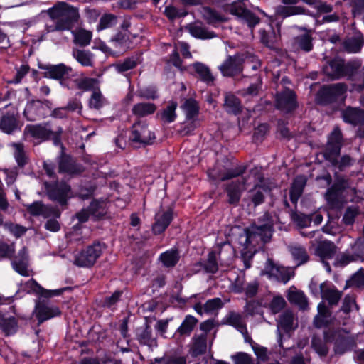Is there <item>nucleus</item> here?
<instances>
[{
  "label": "nucleus",
  "instance_id": "f257e3e1",
  "mask_svg": "<svg viewBox=\"0 0 364 364\" xmlns=\"http://www.w3.org/2000/svg\"><path fill=\"white\" fill-rule=\"evenodd\" d=\"M45 12L53 21L52 24L46 25L48 33L72 31L80 18L78 9L65 1H57Z\"/></svg>",
  "mask_w": 364,
  "mask_h": 364
},
{
  "label": "nucleus",
  "instance_id": "f03ea898",
  "mask_svg": "<svg viewBox=\"0 0 364 364\" xmlns=\"http://www.w3.org/2000/svg\"><path fill=\"white\" fill-rule=\"evenodd\" d=\"M264 218L267 220L264 224L253 225L246 231L245 235L246 247H248L249 245L254 242H257L259 239L264 242L270 240L272 235L273 223L270 220L268 215H264Z\"/></svg>",
  "mask_w": 364,
  "mask_h": 364
},
{
  "label": "nucleus",
  "instance_id": "7ed1b4c3",
  "mask_svg": "<svg viewBox=\"0 0 364 364\" xmlns=\"http://www.w3.org/2000/svg\"><path fill=\"white\" fill-rule=\"evenodd\" d=\"M342 145V136L341 130L336 127L331 132L323 156L326 160L329 161L332 164H335L338 158L341 147Z\"/></svg>",
  "mask_w": 364,
  "mask_h": 364
},
{
  "label": "nucleus",
  "instance_id": "20e7f679",
  "mask_svg": "<svg viewBox=\"0 0 364 364\" xmlns=\"http://www.w3.org/2000/svg\"><path fill=\"white\" fill-rule=\"evenodd\" d=\"M293 270L289 267L279 266L273 263L270 259L267 261L262 274L267 275L269 279H274L287 283L293 276Z\"/></svg>",
  "mask_w": 364,
  "mask_h": 364
},
{
  "label": "nucleus",
  "instance_id": "39448f33",
  "mask_svg": "<svg viewBox=\"0 0 364 364\" xmlns=\"http://www.w3.org/2000/svg\"><path fill=\"white\" fill-rule=\"evenodd\" d=\"M102 252V245L100 243L93 244L76 256L75 263L80 267H91Z\"/></svg>",
  "mask_w": 364,
  "mask_h": 364
},
{
  "label": "nucleus",
  "instance_id": "423d86ee",
  "mask_svg": "<svg viewBox=\"0 0 364 364\" xmlns=\"http://www.w3.org/2000/svg\"><path fill=\"white\" fill-rule=\"evenodd\" d=\"M154 134L145 124L139 122L132 127L131 139L132 141L140 144H149L154 139Z\"/></svg>",
  "mask_w": 364,
  "mask_h": 364
},
{
  "label": "nucleus",
  "instance_id": "0eeeda50",
  "mask_svg": "<svg viewBox=\"0 0 364 364\" xmlns=\"http://www.w3.org/2000/svg\"><path fill=\"white\" fill-rule=\"evenodd\" d=\"M276 105L279 109L284 112L293 110L296 107L294 92L290 89H285L277 93Z\"/></svg>",
  "mask_w": 364,
  "mask_h": 364
},
{
  "label": "nucleus",
  "instance_id": "6e6552de",
  "mask_svg": "<svg viewBox=\"0 0 364 364\" xmlns=\"http://www.w3.org/2000/svg\"><path fill=\"white\" fill-rule=\"evenodd\" d=\"M243 59L240 55L228 57L219 67L224 76H232L242 70Z\"/></svg>",
  "mask_w": 364,
  "mask_h": 364
},
{
  "label": "nucleus",
  "instance_id": "1a4fd4ad",
  "mask_svg": "<svg viewBox=\"0 0 364 364\" xmlns=\"http://www.w3.org/2000/svg\"><path fill=\"white\" fill-rule=\"evenodd\" d=\"M230 14L245 20L249 26H254L259 22V18L252 12L245 9L240 3H234L225 8Z\"/></svg>",
  "mask_w": 364,
  "mask_h": 364
},
{
  "label": "nucleus",
  "instance_id": "9d476101",
  "mask_svg": "<svg viewBox=\"0 0 364 364\" xmlns=\"http://www.w3.org/2000/svg\"><path fill=\"white\" fill-rule=\"evenodd\" d=\"M183 112L186 114V118L187 120L191 121V123L192 124L191 129H188L186 131V133H188L191 130L194 129L196 127V121L199 113V106L198 102L192 99H185L183 103L181 106Z\"/></svg>",
  "mask_w": 364,
  "mask_h": 364
},
{
  "label": "nucleus",
  "instance_id": "9b49d317",
  "mask_svg": "<svg viewBox=\"0 0 364 364\" xmlns=\"http://www.w3.org/2000/svg\"><path fill=\"white\" fill-rule=\"evenodd\" d=\"M23 289L28 293H34L46 298L58 296L63 291V289L55 290H46L39 285L34 279H31L27 281L23 287Z\"/></svg>",
  "mask_w": 364,
  "mask_h": 364
},
{
  "label": "nucleus",
  "instance_id": "f8f14e48",
  "mask_svg": "<svg viewBox=\"0 0 364 364\" xmlns=\"http://www.w3.org/2000/svg\"><path fill=\"white\" fill-rule=\"evenodd\" d=\"M353 253L352 255L345 254L341 256L336 264L344 266L351 262L364 261V244L360 241H357L352 247Z\"/></svg>",
  "mask_w": 364,
  "mask_h": 364
},
{
  "label": "nucleus",
  "instance_id": "ddd939ff",
  "mask_svg": "<svg viewBox=\"0 0 364 364\" xmlns=\"http://www.w3.org/2000/svg\"><path fill=\"white\" fill-rule=\"evenodd\" d=\"M27 210L33 215H42L44 218H58L60 213L55 208L44 205L41 202H34L32 204L25 205Z\"/></svg>",
  "mask_w": 364,
  "mask_h": 364
},
{
  "label": "nucleus",
  "instance_id": "4468645a",
  "mask_svg": "<svg viewBox=\"0 0 364 364\" xmlns=\"http://www.w3.org/2000/svg\"><path fill=\"white\" fill-rule=\"evenodd\" d=\"M173 219L171 210H161L156 214L155 223L152 226V230L154 234L163 232L169 225Z\"/></svg>",
  "mask_w": 364,
  "mask_h": 364
},
{
  "label": "nucleus",
  "instance_id": "2eb2a0df",
  "mask_svg": "<svg viewBox=\"0 0 364 364\" xmlns=\"http://www.w3.org/2000/svg\"><path fill=\"white\" fill-rule=\"evenodd\" d=\"M51 134V130L46 125H28L24 129L26 137H32L40 141L48 139Z\"/></svg>",
  "mask_w": 364,
  "mask_h": 364
},
{
  "label": "nucleus",
  "instance_id": "dca6fc26",
  "mask_svg": "<svg viewBox=\"0 0 364 364\" xmlns=\"http://www.w3.org/2000/svg\"><path fill=\"white\" fill-rule=\"evenodd\" d=\"M36 316L39 323L60 315V311L53 305L37 303L35 308Z\"/></svg>",
  "mask_w": 364,
  "mask_h": 364
},
{
  "label": "nucleus",
  "instance_id": "f3484780",
  "mask_svg": "<svg viewBox=\"0 0 364 364\" xmlns=\"http://www.w3.org/2000/svg\"><path fill=\"white\" fill-rule=\"evenodd\" d=\"M245 179H238L228 185L226 191L229 203L237 204L239 202L241 193L245 189Z\"/></svg>",
  "mask_w": 364,
  "mask_h": 364
},
{
  "label": "nucleus",
  "instance_id": "a211bd4d",
  "mask_svg": "<svg viewBox=\"0 0 364 364\" xmlns=\"http://www.w3.org/2000/svg\"><path fill=\"white\" fill-rule=\"evenodd\" d=\"M321 297L331 305L337 304L342 296V292L329 283L323 282L320 285Z\"/></svg>",
  "mask_w": 364,
  "mask_h": 364
},
{
  "label": "nucleus",
  "instance_id": "6ab92c4d",
  "mask_svg": "<svg viewBox=\"0 0 364 364\" xmlns=\"http://www.w3.org/2000/svg\"><path fill=\"white\" fill-rule=\"evenodd\" d=\"M70 191V188L68 185L61 183L49 189L48 196L52 200L58 201L61 205H64L66 203L67 198H69Z\"/></svg>",
  "mask_w": 364,
  "mask_h": 364
},
{
  "label": "nucleus",
  "instance_id": "aec40b11",
  "mask_svg": "<svg viewBox=\"0 0 364 364\" xmlns=\"http://www.w3.org/2000/svg\"><path fill=\"white\" fill-rule=\"evenodd\" d=\"M41 68L45 70V77L55 80L63 78L70 71V68L66 67L64 64L44 65Z\"/></svg>",
  "mask_w": 364,
  "mask_h": 364
},
{
  "label": "nucleus",
  "instance_id": "412c9836",
  "mask_svg": "<svg viewBox=\"0 0 364 364\" xmlns=\"http://www.w3.org/2000/svg\"><path fill=\"white\" fill-rule=\"evenodd\" d=\"M317 309L318 314L314 320V326L316 328L325 327L333 321L331 313L323 302L319 303Z\"/></svg>",
  "mask_w": 364,
  "mask_h": 364
},
{
  "label": "nucleus",
  "instance_id": "4be33fe9",
  "mask_svg": "<svg viewBox=\"0 0 364 364\" xmlns=\"http://www.w3.org/2000/svg\"><path fill=\"white\" fill-rule=\"evenodd\" d=\"M28 252L26 247H23L14 259L12 265L15 271L21 275L28 276Z\"/></svg>",
  "mask_w": 364,
  "mask_h": 364
},
{
  "label": "nucleus",
  "instance_id": "5701e85b",
  "mask_svg": "<svg viewBox=\"0 0 364 364\" xmlns=\"http://www.w3.org/2000/svg\"><path fill=\"white\" fill-rule=\"evenodd\" d=\"M223 306V303L220 298H214L208 300L204 305L200 303H198L194 306L195 311L199 314H212L221 309Z\"/></svg>",
  "mask_w": 364,
  "mask_h": 364
},
{
  "label": "nucleus",
  "instance_id": "b1692460",
  "mask_svg": "<svg viewBox=\"0 0 364 364\" xmlns=\"http://www.w3.org/2000/svg\"><path fill=\"white\" fill-rule=\"evenodd\" d=\"M342 117L346 122L356 125L364 122V111L348 107L342 112Z\"/></svg>",
  "mask_w": 364,
  "mask_h": 364
},
{
  "label": "nucleus",
  "instance_id": "393cba45",
  "mask_svg": "<svg viewBox=\"0 0 364 364\" xmlns=\"http://www.w3.org/2000/svg\"><path fill=\"white\" fill-rule=\"evenodd\" d=\"M324 73L332 79H337L343 74V63L341 60H331L323 68Z\"/></svg>",
  "mask_w": 364,
  "mask_h": 364
},
{
  "label": "nucleus",
  "instance_id": "a878e982",
  "mask_svg": "<svg viewBox=\"0 0 364 364\" xmlns=\"http://www.w3.org/2000/svg\"><path fill=\"white\" fill-rule=\"evenodd\" d=\"M315 254L322 260L331 258L336 252V247L333 242L322 241L318 243L314 249Z\"/></svg>",
  "mask_w": 364,
  "mask_h": 364
},
{
  "label": "nucleus",
  "instance_id": "bb28decb",
  "mask_svg": "<svg viewBox=\"0 0 364 364\" xmlns=\"http://www.w3.org/2000/svg\"><path fill=\"white\" fill-rule=\"evenodd\" d=\"M297 324L294 321V317L291 312L287 311L283 313L278 321L277 331L280 335V331L283 330L288 332L296 327Z\"/></svg>",
  "mask_w": 364,
  "mask_h": 364
},
{
  "label": "nucleus",
  "instance_id": "cd10ccee",
  "mask_svg": "<svg viewBox=\"0 0 364 364\" xmlns=\"http://www.w3.org/2000/svg\"><path fill=\"white\" fill-rule=\"evenodd\" d=\"M363 43V36L360 33H355L353 37L347 38L343 45L346 52L355 53L360 50Z\"/></svg>",
  "mask_w": 364,
  "mask_h": 364
},
{
  "label": "nucleus",
  "instance_id": "c85d7f7f",
  "mask_svg": "<svg viewBox=\"0 0 364 364\" xmlns=\"http://www.w3.org/2000/svg\"><path fill=\"white\" fill-rule=\"evenodd\" d=\"M43 105L41 101H31L27 103L23 114L30 121L36 120L43 114L41 112Z\"/></svg>",
  "mask_w": 364,
  "mask_h": 364
},
{
  "label": "nucleus",
  "instance_id": "c756f323",
  "mask_svg": "<svg viewBox=\"0 0 364 364\" xmlns=\"http://www.w3.org/2000/svg\"><path fill=\"white\" fill-rule=\"evenodd\" d=\"M289 250L298 265L303 264L309 260V255L303 246L294 244L289 247Z\"/></svg>",
  "mask_w": 364,
  "mask_h": 364
},
{
  "label": "nucleus",
  "instance_id": "7c9ffc66",
  "mask_svg": "<svg viewBox=\"0 0 364 364\" xmlns=\"http://www.w3.org/2000/svg\"><path fill=\"white\" fill-rule=\"evenodd\" d=\"M82 171V168L77 164L68 156L63 157L59 163V171L73 174L80 173Z\"/></svg>",
  "mask_w": 364,
  "mask_h": 364
},
{
  "label": "nucleus",
  "instance_id": "2f4dec72",
  "mask_svg": "<svg viewBox=\"0 0 364 364\" xmlns=\"http://www.w3.org/2000/svg\"><path fill=\"white\" fill-rule=\"evenodd\" d=\"M288 300L291 303L298 305L301 309H306L308 305L307 299L303 292L291 288L289 291Z\"/></svg>",
  "mask_w": 364,
  "mask_h": 364
},
{
  "label": "nucleus",
  "instance_id": "473e14b6",
  "mask_svg": "<svg viewBox=\"0 0 364 364\" xmlns=\"http://www.w3.org/2000/svg\"><path fill=\"white\" fill-rule=\"evenodd\" d=\"M305 183L306 179L304 176H298L295 178L290 191V198L294 203H297L303 192Z\"/></svg>",
  "mask_w": 364,
  "mask_h": 364
},
{
  "label": "nucleus",
  "instance_id": "72a5a7b5",
  "mask_svg": "<svg viewBox=\"0 0 364 364\" xmlns=\"http://www.w3.org/2000/svg\"><path fill=\"white\" fill-rule=\"evenodd\" d=\"M193 67L201 80L208 85L213 83L214 77L208 66L197 62L193 64Z\"/></svg>",
  "mask_w": 364,
  "mask_h": 364
},
{
  "label": "nucleus",
  "instance_id": "f704fd0d",
  "mask_svg": "<svg viewBox=\"0 0 364 364\" xmlns=\"http://www.w3.org/2000/svg\"><path fill=\"white\" fill-rule=\"evenodd\" d=\"M159 259L164 267H173L179 260V254L177 250L171 249L161 254Z\"/></svg>",
  "mask_w": 364,
  "mask_h": 364
},
{
  "label": "nucleus",
  "instance_id": "c9c22d12",
  "mask_svg": "<svg viewBox=\"0 0 364 364\" xmlns=\"http://www.w3.org/2000/svg\"><path fill=\"white\" fill-rule=\"evenodd\" d=\"M176 102H171L158 115L161 120L166 123L173 122L176 118V109L177 108Z\"/></svg>",
  "mask_w": 364,
  "mask_h": 364
},
{
  "label": "nucleus",
  "instance_id": "e433bc0d",
  "mask_svg": "<svg viewBox=\"0 0 364 364\" xmlns=\"http://www.w3.org/2000/svg\"><path fill=\"white\" fill-rule=\"evenodd\" d=\"M196 323L197 319L193 316L188 315L178 328L176 333L182 336H188Z\"/></svg>",
  "mask_w": 364,
  "mask_h": 364
},
{
  "label": "nucleus",
  "instance_id": "4c0bfd02",
  "mask_svg": "<svg viewBox=\"0 0 364 364\" xmlns=\"http://www.w3.org/2000/svg\"><path fill=\"white\" fill-rule=\"evenodd\" d=\"M226 323L236 328L242 334L247 332L245 322L239 314L230 313L226 317Z\"/></svg>",
  "mask_w": 364,
  "mask_h": 364
},
{
  "label": "nucleus",
  "instance_id": "58836bf2",
  "mask_svg": "<svg viewBox=\"0 0 364 364\" xmlns=\"http://www.w3.org/2000/svg\"><path fill=\"white\" fill-rule=\"evenodd\" d=\"M312 38L309 32H306L295 38L296 46L305 51L309 52L313 48Z\"/></svg>",
  "mask_w": 364,
  "mask_h": 364
},
{
  "label": "nucleus",
  "instance_id": "ea45409f",
  "mask_svg": "<svg viewBox=\"0 0 364 364\" xmlns=\"http://www.w3.org/2000/svg\"><path fill=\"white\" fill-rule=\"evenodd\" d=\"M73 56L83 66L92 65V55L89 51L74 49L73 50Z\"/></svg>",
  "mask_w": 364,
  "mask_h": 364
},
{
  "label": "nucleus",
  "instance_id": "a19ab883",
  "mask_svg": "<svg viewBox=\"0 0 364 364\" xmlns=\"http://www.w3.org/2000/svg\"><path fill=\"white\" fill-rule=\"evenodd\" d=\"M74 36V42L81 46H88L92 39V33L85 29L77 31H71Z\"/></svg>",
  "mask_w": 364,
  "mask_h": 364
},
{
  "label": "nucleus",
  "instance_id": "79ce46f5",
  "mask_svg": "<svg viewBox=\"0 0 364 364\" xmlns=\"http://www.w3.org/2000/svg\"><path fill=\"white\" fill-rule=\"evenodd\" d=\"M188 31L193 36L202 39L212 38L215 36L213 32L208 31L199 24L190 25Z\"/></svg>",
  "mask_w": 364,
  "mask_h": 364
},
{
  "label": "nucleus",
  "instance_id": "37998d69",
  "mask_svg": "<svg viewBox=\"0 0 364 364\" xmlns=\"http://www.w3.org/2000/svg\"><path fill=\"white\" fill-rule=\"evenodd\" d=\"M225 107L228 112L237 114L241 110V103L235 95L227 94L225 100Z\"/></svg>",
  "mask_w": 364,
  "mask_h": 364
},
{
  "label": "nucleus",
  "instance_id": "c03bdc74",
  "mask_svg": "<svg viewBox=\"0 0 364 364\" xmlns=\"http://www.w3.org/2000/svg\"><path fill=\"white\" fill-rule=\"evenodd\" d=\"M156 109V107L153 103H138L135 105L132 109L134 114L144 117L147 114L154 113Z\"/></svg>",
  "mask_w": 364,
  "mask_h": 364
},
{
  "label": "nucleus",
  "instance_id": "a18cd8bd",
  "mask_svg": "<svg viewBox=\"0 0 364 364\" xmlns=\"http://www.w3.org/2000/svg\"><path fill=\"white\" fill-rule=\"evenodd\" d=\"M16 128V119L13 115L6 114L0 120V129L5 133L10 134Z\"/></svg>",
  "mask_w": 364,
  "mask_h": 364
},
{
  "label": "nucleus",
  "instance_id": "49530a36",
  "mask_svg": "<svg viewBox=\"0 0 364 364\" xmlns=\"http://www.w3.org/2000/svg\"><path fill=\"white\" fill-rule=\"evenodd\" d=\"M76 86L78 89L87 91L97 89L98 87V82L97 80L89 77L77 79L75 80Z\"/></svg>",
  "mask_w": 364,
  "mask_h": 364
},
{
  "label": "nucleus",
  "instance_id": "de8ad7c7",
  "mask_svg": "<svg viewBox=\"0 0 364 364\" xmlns=\"http://www.w3.org/2000/svg\"><path fill=\"white\" fill-rule=\"evenodd\" d=\"M106 103V100L101 93L99 87L92 91L89 105L91 108L98 109Z\"/></svg>",
  "mask_w": 364,
  "mask_h": 364
},
{
  "label": "nucleus",
  "instance_id": "09e8293b",
  "mask_svg": "<svg viewBox=\"0 0 364 364\" xmlns=\"http://www.w3.org/2000/svg\"><path fill=\"white\" fill-rule=\"evenodd\" d=\"M346 287L364 288V269H360L347 281Z\"/></svg>",
  "mask_w": 364,
  "mask_h": 364
},
{
  "label": "nucleus",
  "instance_id": "8fccbe9b",
  "mask_svg": "<svg viewBox=\"0 0 364 364\" xmlns=\"http://www.w3.org/2000/svg\"><path fill=\"white\" fill-rule=\"evenodd\" d=\"M277 13L284 17L290 16L292 15L302 14L304 13V9L301 6H280L277 9Z\"/></svg>",
  "mask_w": 364,
  "mask_h": 364
},
{
  "label": "nucleus",
  "instance_id": "3c124183",
  "mask_svg": "<svg viewBox=\"0 0 364 364\" xmlns=\"http://www.w3.org/2000/svg\"><path fill=\"white\" fill-rule=\"evenodd\" d=\"M117 23V16L112 14H105L100 19L97 25V30L101 31L112 26Z\"/></svg>",
  "mask_w": 364,
  "mask_h": 364
},
{
  "label": "nucleus",
  "instance_id": "603ef678",
  "mask_svg": "<svg viewBox=\"0 0 364 364\" xmlns=\"http://www.w3.org/2000/svg\"><path fill=\"white\" fill-rule=\"evenodd\" d=\"M138 339L141 343L150 347H156L157 346L156 339L152 337L151 331L148 328L141 330L138 334Z\"/></svg>",
  "mask_w": 364,
  "mask_h": 364
},
{
  "label": "nucleus",
  "instance_id": "864d4df0",
  "mask_svg": "<svg viewBox=\"0 0 364 364\" xmlns=\"http://www.w3.org/2000/svg\"><path fill=\"white\" fill-rule=\"evenodd\" d=\"M206 336L201 335L194 338L193 351L195 355L202 354L206 350Z\"/></svg>",
  "mask_w": 364,
  "mask_h": 364
},
{
  "label": "nucleus",
  "instance_id": "5fc2aeb1",
  "mask_svg": "<svg viewBox=\"0 0 364 364\" xmlns=\"http://www.w3.org/2000/svg\"><path fill=\"white\" fill-rule=\"evenodd\" d=\"M245 171V168L242 166H239L235 168V169L228 171L227 173L224 174H212V177L214 179H219L220 181H225L234 177H237L241 174H242Z\"/></svg>",
  "mask_w": 364,
  "mask_h": 364
},
{
  "label": "nucleus",
  "instance_id": "6e6d98bb",
  "mask_svg": "<svg viewBox=\"0 0 364 364\" xmlns=\"http://www.w3.org/2000/svg\"><path fill=\"white\" fill-rule=\"evenodd\" d=\"M16 323L14 318H4L0 315V328L7 334L16 331Z\"/></svg>",
  "mask_w": 364,
  "mask_h": 364
},
{
  "label": "nucleus",
  "instance_id": "4d7b16f0",
  "mask_svg": "<svg viewBox=\"0 0 364 364\" xmlns=\"http://www.w3.org/2000/svg\"><path fill=\"white\" fill-rule=\"evenodd\" d=\"M14 148V157L19 166H23L26 163V156L23 150V145L19 143L12 144Z\"/></svg>",
  "mask_w": 364,
  "mask_h": 364
},
{
  "label": "nucleus",
  "instance_id": "13d9d810",
  "mask_svg": "<svg viewBox=\"0 0 364 364\" xmlns=\"http://www.w3.org/2000/svg\"><path fill=\"white\" fill-rule=\"evenodd\" d=\"M111 43L113 48L122 51L125 50L128 47L127 38L122 33H117L111 40Z\"/></svg>",
  "mask_w": 364,
  "mask_h": 364
},
{
  "label": "nucleus",
  "instance_id": "bf43d9fd",
  "mask_svg": "<svg viewBox=\"0 0 364 364\" xmlns=\"http://www.w3.org/2000/svg\"><path fill=\"white\" fill-rule=\"evenodd\" d=\"M218 269L217 262V255L214 252H210L208 257V260L205 264V269L210 273H215Z\"/></svg>",
  "mask_w": 364,
  "mask_h": 364
},
{
  "label": "nucleus",
  "instance_id": "052dcab7",
  "mask_svg": "<svg viewBox=\"0 0 364 364\" xmlns=\"http://www.w3.org/2000/svg\"><path fill=\"white\" fill-rule=\"evenodd\" d=\"M343 188H345L344 186H338V184L333 185L326 193V198L327 201L333 204L338 200L341 189Z\"/></svg>",
  "mask_w": 364,
  "mask_h": 364
},
{
  "label": "nucleus",
  "instance_id": "680f3d73",
  "mask_svg": "<svg viewBox=\"0 0 364 364\" xmlns=\"http://www.w3.org/2000/svg\"><path fill=\"white\" fill-rule=\"evenodd\" d=\"M285 304L286 301L283 297L275 296L273 297L269 306L272 313L277 314L284 309Z\"/></svg>",
  "mask_w": 364,
  "mask_h": 364
},
{
  "label": "nucleus",
  "instance_id": "e2e57ef3",
  "mask_svg": "<svg viewBox=\"0 0 364 364\" xmlns=\"http://www.w3.org/2000/svg\"><path fill=\"white\" fill-rule=\"evenodd\" d=\"M311 346L316 352L321 356H324L328 353L326 345L319 338L314 337L312 338Z\"/></svg>",
  "mask_w": 364,
  "mask_h": 364
},
{
  "label": "nucleus",
  "instance_id": "0e129e2a",
  "mask_svg": "<svg viewBox=\"0 0 364 364\" xmlns=\"http://www.w3.org/2000/svg\"><path fill=\"white\" fill-rule=\"evenodd\" d=\"M203 16L210 23L223 20L218 13L210 8L203 9Z\"/></svg>",
  "mask_w": 364,
  "mask_h": 364
},
{
  "label": "nucleus",
  "instance_id": "69168bd1",
  "mask_svg": "<svg viewBox=\"0 0 364 364\" xmlns=\"http://www.w3.org/2000/svg\"><path fill=\"white\" fill-rule=\"evenodd\" d=\"M4 227L17 237L23 235L26 232V228L25 227L17 224L5 223Z\"/></svg>",
  "mask_w": 364,
  "mask_h": 364
},
{
  "label": "nucleus",
  "instance_id": "338daca9",
  "mask_svg": "<svg viewBox=\"0 0 364 364\" xmlns=\"http://www.w3.org/2000/svg\"><path fill=\"white\" fill-rule=\"evenodd\" d=\"M152 364H186V360L181 357H166L156 359Z\"/></svg>",
  "mask_w": 364,
  "mask_h": 364
},
{
  "label": "nucleus",
  "instance_id": "774afa93",
  "mask_svg": "<svg viewBox=\"0 0 364 364\" xmlns=\"http://www.w3.org/2000/svg\"><path fill=\"white\" fill-rule=\"evenodd\" d=\"M235 364H251V357L245 353H238L232 356Z\"/></svg>",
  "mask_w": 364,
  "mask_h": 364
}]
</instances>
